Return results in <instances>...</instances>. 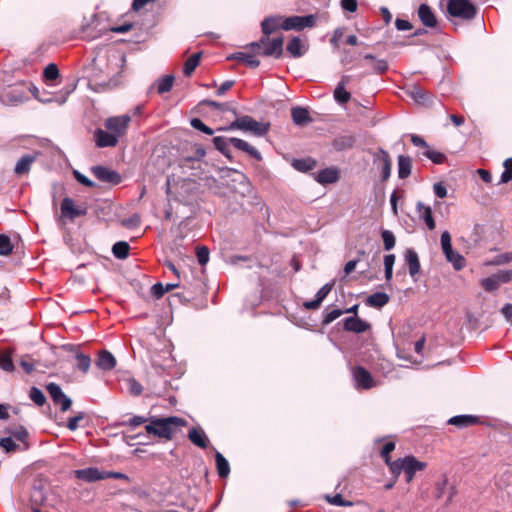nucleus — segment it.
Returning a JSON list of instances; mask_svg holds the SVG:
<instances>
[{
    "mask_svg": "<svg viewBox=\"0 0 512 512\" xmlns=\"http://www.w3.org/2000/svg\"><path fill=\"white\" fill-rule=\"evenodd\" d=\"M283 45L284 37L282 35L272 39L270 36L263 35L258 41L247 45V48L258 55L279 59L283 55Z\"/></svg>",
    "mask_w": 512,
    "mask_h": 512,
    "instance_id": "1",
    "label": "nucleus"
},
{
    "mask_svg": "<svg viewBox=\"0 0 512 512\" xmlns=\"http://www.w3.org/2000/svg\"><path fill=\"white\" fill-rule=\"evenodd\" d=\"M269 124L256 121L251 116L245 115L237 118L227 128L219 130H241L252 132L256 136H263L269 131Z\"/></svg>",
    "mask_w": 512,
    "mask_h": 512,
    "instance_id": "2",
    "label": "nucleus"
},
{
    "mask_svg": "<svg viewBox=\"0 0 512 512\" xmlns=\"http://www.w3.org/2000/svg\"><path fill=\"white\" fill-rule=\"evenodd\" d=\"M155 425L157 427V437L171 440L180 427L187 425V421L177 416L156 417Z\"/></svg>",
    "mask_w": 512,
    "mask_h": 512,
    "instance_id": "3",
    "label": "nucleus"
},
{
    "mask_svg": "<svg viewBox=\"0 0 512 512\" xmlns=\"http://www.w3.org/2000/svg\"><path fill=\"white\" fill-rule=\"evenodd\" d=\"M447 11L452 17L463 20H472L477 14V9L470 0H449Z\"/></svg>",
    "mask_w": 512,
    "mask_h": 512,
    "instance_id": "4",
    "label": "nucleus"
},
{
    "mask_svg": "<svg viewBox=\"0 0 512 512\" xmlns=\"http://www.w3.org/2000/svg\"><path fill=\"white\" fill-rule=\"evenodd\" d=\"M441 246L447 261L452 263L455 270H461L465 267V258L453 250L451 244V235L448 231H444L441 234Z\"/></svg>",
    "mask_w": 512,
    "mask_h": 512,
    "instance_id": "5",
    "label": "nucleus"
},
{
    "mask_svg": "<svg viewBox=\"0 0 512 512\" xmlns=\"http://www.w3.org/2000/svg\"><path fill=\"white\" fill-rule=\"evenodd\" d=\"M61 215L63 218L74 221L78 217L85 216L88 212L86 204L75 205L70 197H65L61 202Z\"/></svg>",
    "mask_w": 512,
    "mask_h": 512,
    "instance_id": "6",
    "label": "nucleus"
},
{
    "mask_svg": "<svg viewBox=\"0 0 512 512\" xmlns=\"http://www.w3.org/2000/svg\"><path fill=\"white\" fill-rule=\"evenodd\" d=\"M284 30H303L304 28H311L316 24V16L314 15H306V16H290L284 17Z\"/></svg>",
    "mask_w": 512,
    "mask_h": 512,
    "instance_id": "7",
    "label": "nucleus"
},
{
    "mask_svg": "<svg viewBox=\"0 0 512 512\" xmlns=\"http://www.w3.org/2000/svg\"><path fill=\"white\" fill-rule=\"evenodd\" d=\"M355 387L358 390H368L376 386L371 373L362 366H357L352 371Z\"/></svg>",
    "mask_w": 512,
    "mask_h": 512,
    "instance_id": "8",
    "label": "nucleus"
},
{
    "mask_svg": "<svg viewBox=\"0 0 512 512\" xmlns=\"http://www.w3.org/2000/svg\"><path fill=\"white\" fill-rule=\"evenodd\" d=\"M130 121L131 118L128 115L110 117L106 119L104 126L108 131L116 135V137L120 138L125 135Z\"/></svg>",
    "mask_w": 512,
    "mask_h": 512,
    "instance_id": "9",
    "label": "nucleus"
},
{
    "mask_svg": "<svg viewBox=\"0 0 512 512\" xmlns=\"http://www.w3.org/2000/svg\"><path fill=\"white\" fill-rule=\"evenodd\" d=\"M373 162L381 169L382 181H387L391 175L392 168V160L389 153L386 150L379 148L373 154Z\"/></svg>",
    "mask_w": 512,
    "mask_h": 512,
    "instance_id": "10",
    "label": "nucleus"
},
{
    "mask_svg": "<svg viewBox=\"0 0 512 512\" xmlns=\"http://www.w3.org/2000/svg\"><path fill=\"white\" fill-rule=\"evenodd\" d=\"M46 389L50 397L52 398L53 402L56 405H60L61 411L65 412L71 407V399L63 393L61 387L58 384L49 383L46 386Z\"/></svg>",
    "mask_w": 512,
    "mask_h": 512,
    "instance_id": "11",
    "label": "nucleus"
},
{
    "mask_svg": "<svg viewBox=\"0 0 512 512\" xmlns=\"http://www.w3.org/2000/svg\"><path fill=\"white\" fill-rule=\"evenodd\" d=\"M91 171L99 181L110 183L112 185H118L122 180L121 175L117 171L104 166H94Z\"/></svg>",
    "mask_w": 512,
    "mask_h": 512,
    "instance_id": "12",
    "label": "nucleus"
},
{
    "mask_svg": "<svg viewBox=\"0 0 512 512\" xmlns=\"http://www.w3.org/2000/svg\"><path fill=\"white\" fill-rule=\"evenodd\" d=\"M426 462L419 461L415 456H405L404 475L407 483H410L417 472L425 470Z\"/></svg>",
    "mask_w": 512,
    "mask_h": 512,
    "instance_id": "13",
    "label": "nucleus"
},
{
    "mask_svg": "<svg viewBox=\"0 0 512 512\" xmlns=\"http://www.w3.org/2000/svg\"><path fill=\"white\" fill-rule=\"evenodd\" d=\"M94 139L96 146L99 148L115 147L118 144L119 138L112 132L103 129H96L94 132Z\"/></svg>",
    "mask_w": 512,
    "mask_h": 512,
    "instance_id": "14",
    "label": "nucleus"
},
{
    "mask_svg": "<svg viewBox=\"0 0 512 512\" xmlns=\"http://www.w3.org/2000/svg\"><path fill=\"white\" fill-rule=\"evenodd\" d=\"M284 17L283 16H270L266 17L261 22V29L263 35L270 36L278 30H284Z\"/></svg>",
    "mask_w": 512,
    "mask_h": 512,
    "instance_id": "15",
    "label": "nucleus"
},
{
    "mask_svg": "<svg viewBox=\"0 0 512 512\" xmlns=\"http://www.w3.org/2000/svg\"><path fill=\"white\" fill-rule=\"evenodd\" d=\"M73 473L75 478L89 483L105 479L104 471L96 467L75 470Z\"/></svg>",
    "mask_w": 512,
    "mask_h": 512,
    "instance_id": "16",
    "label": "nucleus"
},
{
    "mask_svg": "<svg viewBox=\"0 0 512 512\" xmlns=\"http://www.w3.org/2000/svg\"><path fill=\"white\" fill-rule=\"evenodd\" d=\"M334 287V282L326 283L323 287L319 289L316 293V298L311 301H306L303 303V307L307 310H316L320 307L323 300L328 296V294L332 291Z\"/></svg>",
    "mask_w": 512,
    "mask_h": 512,
    "instance_id": "17",
    "label": "nucleus"
},
{
    "mask_svg": "<svg viewBox=\"0 0 512 512\" xmlns=\"http://www.w3.org/2000/svg\"><path fill=\"white\" fill-rule=\"evenodd\" d=\"M370 324L358 316L347 317L344 320V329L357 334L364 333L370 329Z\"/></svg>",
    "mask_w": 512,
    "mask_h": 512,
    "instance_id": "18",
    "label": "nucleus"
},
{
    "mask_svg": "<svg viewBox=\"0 0 512 512\" xmlns=\"http://www.w3.org/2000/svg\"><path fill=\"white\" fill-rule=\"evenodd\" d=\"M418 17L422 24L426 27L434 28L437 25V18L431 7L427 4H421L419 6Z\"/></svg>",
    "mask_w": 512,
    "mask_h": 512,
    "instance_id": "19",
    "label": "nucleus"
},
{
    "mask_svg": "<svg viewBox=\"0 0 512 512\" xmlns=\"http://www.w3.org/2000/svg\"><path fill=\"white\" fill-rule=\"evenodd\" d=\"M229 141L236 149L247 153L249 156L256 159L257 161L262 160L260 152L256 148L251 146L248 142L236 137L229 138Z\"/></svg>",
    "mask_w": 512,
    "mask_h": 512,
    "instance_id": "20",
    "label": "nucleus"
},
{
    "mask_svg": "<svg viewBox=\"0 0 512 512\" xmlns=\"http://www.w3.org/2000/svg\"><path fill=\"white\" fill-rule=\"evenodd\" d=\"M257 53H254L252 50L250 52H236L232 55L228 56V60H237L245 63L247 66L251 68H257L260 65V61L256 58Z\"/></svg>",
    "mask_w": 512,
    "mask_h": 512,
    "instance_id": "21",
    "label": "nucleus"
},
{
    "mask_svg": "<svg viewBox=\"0 0 512 512\" xmlns=\"http://www.w3.org/2000/svg\"><path fill=\"white\" fill-rule=\"evenodd\" d=\"M480 418L473 415H457L448 420V424L458 428H465L479 424Z\"/></svg>",
    "mask_w": 512,
    "mask_h": 512,
    "instance_id": "22",
    "label": "nucleus"
},
{
    "mask_svg": "<svg viewBox=\"0 0 512 512\" xmlns=\"http://www.w3.org/2000/svg\"><path fill=\"white\" fill-rule=\"evenodd\" d=\"M116 358L107 350H102L98 353L96 365L99 369L109 371L116 366Z\"/></svg>",
    "mask_w": 512,
    "mask_h": 512,
    "instance_id": "23",
    "label": "nucleus"
},
{
    "mask_svg": "<svg viewBox=\"0 0 512 512\" xmlns=\"http://www.w3.org/2000/svg\"><path fill=\"white\" fill-rule=\"evenodd\" d=\"M405 261L408 265L409 274L411 277H415L420 272V261L417 252L409 248L405 252Z\"/></svg>",
    "mask_w": 512,
    "mask_h": 512,
    "instance_id": "24",
    "label": "nucleus"
},
{
    "mask_svg": "<svg viewBox=\"0 0 512 512\" xmlns=\"http://www.w3.org/2000/svg\"><path fill=\"white\" fill-rule=\"evenodd\" d=\"M291 117L295 125L303 126L312 122L308 109L300 106L291 109Z\"/></svg>",
    "mask_w": 512,
    "mask_h": 512,
    "instance_id": "25",
    "label": "nucleus"
},
{
    "mask_svg": "<svg viewBox=\"0 0 512 512\" xmlns=\"http://www.w3.org/2000/svg\"><path fill=\"white\" fill-rule=\"evenodd\" d=\"M416 210L419 214V217L422 218L427 225L429 230H434L436 227L433 215H432V209L430 206H426L422 202H417L416 204Z\"/></svg>",
    "mask_w": 512,
    "mask_h": 512,
    "instance_id": "26",
    "label": "nucleus"
},
{
    "mask_svg": "<svg viewBox=\"0 0 512 512\" xmlns=\"http://www.w3.org/2000/svg\"><path fill=\"white\" fill-rule=\"evenodd\" d=\"M189 440L202 449H205L208 446L209 440L201 428H192L188 432Z\"/></svg>",
    "mask_w": 512,
    "mask_h": 512,
    "instance_id": "27",
    "label": "nucleus"
},
{
    "mask_svg": "<svg viewBox=\"0 0 512 512\" xmlns=\"http://www.w3.org/2000/svg\"><path fill=\"white\" fill-rule=\"evenodd\" d=\"M398 177L406 179L411 175L412 159L409 156L399 155L398 158Z\"/></svg>",
    "mask_w": 512,
    "mask_h": 512,
    "instance_id": "28",
    "label": "nucleus"
},
{
    "mask_svg": "<svg viewBox=\"0 0 512 512\" xmlns=\"http://www.w3.org/2000/svg\"><path fill=\"white\" fill-rule=\"evenodd\" d=\"M35 161V157L32 155L22 156L15 165L14 172L16 175L21 176L29 173L32 163Z\"/></svg>",
    "mask_w": 512,
    "mask_h": 512,
    "instance_id": "29",
    "label": "nucleus"
},
{
    "mask_svg": "<svg viewBox=\"0 0 512 512\" xmlns=\"http://www.w3.org/2000/svg\"><path fill=\"white\" fill-rule=\"evenodd\" d=\"M339 174L336 169L333 168H325L322 169L316 177V180L321 184H330L334 183L338 180Z\"/></svg>",
    "mask_w": 512,
    "mask_h": 512,
    "instance_id": "30",
    "label": "nucleus"
},
{
    "mask_svg": "<svg viewBox=\"0 0 512 512\" xmlns=\"http://www.w3.org/2000/svg\"><path fill=\"white\" fill-rule=\"evenodd\" d=\"M390 298L388 294L384 292H376L367 297L366 304L374 308H382L389 302Z\"/></svg>",
    "mask_w": 512,
    "mask_h": 512,
    "instance_id": "31",
    "label": "nucleus"
},
{
    "mask_svg": "<svg viewBox=\"0 0 512 512\" xmlns=\"http://www.w3.org/2000/svg\"><path fill=\"white\" fill-rule=\"evenodd\" d=\"M355 143H356V137L355 136H353V135H344V136L337 137L333 141V147L337 151H343V150H348V149L353 148Z\"/></svg>",
    "mask_w": 512,
    "mask_h": 512,
    "instance_id": "32",
    "label": "nucleus"
},
{
    "mask_svg": "<svg viewBox=\"0 0 512 512\" xmlns=\"http://www.w3.org/2000/svg\"><path fill=\"white\" fill-rule=\"evenodd\" d=\"M287 52L294 58H299L304 54L303 44L299 37H293L286 46Z\"/></svg>",
    "mask_w": 512,
    "mask_h": 512,
    "instance_id": "33",
    "label": "nucleus"
},
{
    "mask_svg": "<svg viewBox=\"0 0 512 512\" xmlns=\"http://www.w3.org/2000/svg\"><path fill=\"white\" fill-rule=\"evenodd\" d=\"M217 473L221 478H226L230 473V465L226 458L220 453L215 454Z\"/></svg>",
    "mask_w": 512,
    "mask_h": 512,
    "instance_id": "34",
    "label": "nucleus"
},
{
    "mask_svg": "<svg viewBox=\"0 0 512 512\" xmlns=\"http://www.w3.org/2000/svg\"><path fill=\"white\" fill-rule=\"evenodd\" d=\"M0 368L6 372L14 371V363L12 360V351L5 349L0 351Z\"/></svg>",
    "mask_w": 512,
    "mask_h": 512,
    "instance_id": "35",
    "label": "nucleus"
},
{
    "mask_svg": "<svg viewBox=\"0 0 512 512\" xmlns=\"http://www.w3.org/2000/svg\"><path fill=\"white\" fill-rule=\"evenodd\" d=\"M317 165V162L312 158L305 159H294L292 161V166L300 172H308L314 169Z\"/></svg>",
    "mask_w": 512,
    "mask_h": 512,
    "instance_id": "36",
    "label": "nucleus"
},
{
    "mask_svg": "<svg viewBox=\"0 0 512 512\" xmlns=\"http://www.w3.org/2000/svg\"><path fill=\"white\" fill-rule=\"evenodd\" d=\"M3 98L8 102L17 103L22 102L25 98V95L24 92L22 90H19L17 87H9L3 93Z\"/></svg>",
    "mask_w": 512,
    "mask_h": 512,
    "instance_id": "37",
    "label": "nucleus"
},
{
    "mask_svg": "<svg viewBox=\"0 0 512 512\" xmlns=\"http://www.w3.org/2000/svg\"><path fill=\"white\" fill-rule=\"evenodd\" d=\"M201 55L202 53L201 52H198V53H195L193 54L192 56H190L184 63V67H183V73L186 75V76H190L194 71L195 69L197 68V66L199 65L200 63V59H201Z\"/></svg>",
    "mask_w": 512,
    "mask_h": 512,
    "instance_id": "38",
    "label": "nucleus"
},
{
    "mask_svg": "<svg viewBox=\"0 0 512 512\" xmlns=\"http://www.w3.org/2000/svg\"><path fill=\"white\" fill-rule=\"evenodd\" d=\"M385 464L389 467L390 472L394 476V479L397 480L401 472H404L405 469V457L399 458L397 460L392 461L391 459L388 460V462H385Z\"/></svg>",
    "mask_w": 512,
    "mask_h": 512,
    "instance_id": "39",
    "label": "nucleus"
},
{
    "mask_svg": "<svg viewBox=\"0 0 512 512\" xmlns=\"http://www.w3.org/2000/svg\"><path fill=\"white\" fill-rule=\"evenodd\" d=\"M385 464L389 467L390 472L394 476V479L397 480L401 472H404L405 469V457L399 458L397 460L392 461L391 459L388 460V462H385Z\"/></svg>",
    "mask_w": 512,
    "mask_h": 512,
    "instance_id": "40",
    "label": "nucleus"
},
{
    "mask_svg": "<svg viewBox=\"0 0 512 512\" xmlns=\"http://www.w3.org/2000/svg\"><path fill=\"white\" fill-rule=\"evenodd\" d=\"M130 246L125 241L116 242L112 247L113 255L118 259H126L129 255Z\"/></svg>",
    "mask_w": 512,
    "mask_h": 512,
    "instance_id": "41",
    "label": "nucleus"
},
{
    "mask_svg": "<svg viewBox=\"0 0 512 512\" xmlns=\"http://www.w3.org/2000/svg\"><path fill=\"white\" fill-rule=\"evenodd\" d=\"M75 360L77 362L76 363L77 369H79L83 373H87L90 368V365H91L90 356L78 351L75 355Z\"/></svg>",
    "mask_w": 512,
    "mask_h": 512,
    "instance_id": "42",
    "label": "nucleus"
},
{
    "mask_svg": "<svg viewBox=\"0 0 512 512\" xmlns=\"http://www.w3.org/2000/svg\"><path fill=\"white\" fill-rule=\"evenodd\" d=\"M14 245L6 234H0V256H9L12 254Z\"/></svg>",
    "mask_w": 512,
    "mask_h": 512,
    "instance_id": "43",
    "label": "nucleus"
},
{
    "mask_svg": "<svg viewBox=\"0 0 512 512\" xmlns=\"http://www.w3.org/2000/svg\"><path fill=\"white\" fill-rule=\"evenodd\" d=\"M173 83H174V76L166 75L165 77H163L157 81V83H156L157 92L159 94L169 92L173 87Z\"/></svg>",
    "mask_w": 512,
    "mask_h": 512,
    "instance_id": "44",
    "label": "nucleus"
},
{
    "mask_svg": "<svg viewBox=\"0 0 512 512\" xmlns=\"http://www.w3.org/2000/svg\"><path fill=\"white\" fill-rule=\"evenodd\" d=\"M334 98L340 104H346L351 99V94L345 90L344 83H338L334 90Z\"/></svg>",
    "mask_w": 512,
    "mask_h": 512,
    "instance_id": "45",
    "label": "nucleus"
},
{
    "mask_svg": "<svg viewBox=\"0 0 512 512\" xmlns=\"http://www.w3.org/2000/svg\"><path fill=\"white\" fill-rule=\"evenodd\" d=\"M213 143L217 150L229 157V144H231L229 139L217 136L213 138Z\"/></svg>",
    "mask_w": 512,
    "mask_h": 512,
    "instance_id": "46",
    "label": "nucleus"
},
{
    "mask_svg": "<svg viewBox=\"0 0 512 512\" xmlns=\"http://www.w3.org/2000/svg\"><path fill=\"white\" fill-rule=\"evenodd\" d=\"M423 155L425 157H427L428 159H430L433 163L435 164H442L446 161L447 157L445 156V154L441 153V152H438V151H435V150H432V149H427L423 152Z\"/></svg>",
    "mask_w": 512,
    "mask_h": 512,
    "instance_id": "47",
    "label": "nucleus"
},
{
    "mask_svg": "<svg viewBox=\"0 0 512 512\" xmlns=\"http://www.w3.org/2000/svg\"><path fill=\"white\" fill-rule=\"evenodd\" d=\"M408 94L417 103H424L427 99L426 92L419 86H412L408 90Z\"/></svg>",
    "mask_w": 512,
    "mask_h": 512,
    "instance_id": "48",
    "label": "nucleus"
},
{
    "mask_svg": "<svg viewBox=\"0 0 512 512\" xmlns=\"http://www.w3.org/2000/svg\"><path fill=\"white\" fill-rule=\"evenodd\" d=\"M30 399L38 406H43L46 402V397L43 392L37 388L32 387L29 392Z\"/></svg>",
    "mask_w": 512,
    "mask_h": 512,
    "instance_id": "49",
    "label": "nucleus"
},
{
    "mask_svg": "<svg viewBox=\"0 0 512 512\" xmlns=\"http://www.w3.org/2000/svg\"><path fill=\"white\" fill-rule=\"evenodd\" d=\"M43 76L47 81H55L59 77V69L56 64H48L44 71Z\"/></svg>",
    "mask_w": 512,
    "mask_h": 512,
    "instance_id": "50",
    "label": "nucleus"
},
{
    "mask_svg": "<svg viewBox=\"0 0 512 512\" xmlns=\"http://www.w3.org/2000/svg\"><path fill=\"white\" fill-rule=\"evenodd\" d=\"M381 236L383 239L384 249L387 251L391 250L396 244L394 234L390 230H383Z\"/></svg>",
    "mask_w": 512,
    "mask_h": 512,
    "instance_id": "51",
    "label": "nucleus"
},
{
    "mask_svg": "<svg viewBox=\"0 0 512 512\" xmlns=\"http://www.w3.org/2000/svg\"><path fill=\"white\" fill-rule=\"evenodd\" d=\"M127 389L132 396H140L143 392V386L134 378L127 380Z\"/></svg>",
    "mask_w": 512,
    "mask_h": 512,
    "instance_id": "52",
    "label": "nucleus"
},
{
    "mask_svg": "<svg viewBox=\"0 0 512 512\" xmlns=\"http://www.w3.org/2000/svg\"><path fill=\"white\" fill-rule=\"evenodd\" d=\"M141 217L139 214L135 213L128 218H124L121 220V225L125 228L133 229L140 225Z\"/></svg>",
    "mask_w": 512,
    "mask_h": 512,
    "instance_id": "53",
    "label": "nucleus"
},
{
    "mask_svg": "<svg viewBox=\"0 0 512 512\" xmlns=\"http://www.w3.org/2000/svg\"><path fill=\"white\" fill-rule=\"evenodd\" d=\"M481 285L488 292L495 291L500 286L494 274L491 275L490 277L483 279L481 281Z\"/></svg>",
    "mask_w": 512,
    "mask_h": 512,
    "instance_id": "54",
    "label": "nucleus"
},
{
    "mask_svg": "<svg viewBox=\"0 0 512 512\" xmlns=\"http://www.w3.org/2000/svg\"><path fill=\"white\" fill-rule=\"evenodd\" d=\"M191 126L194 129H197L207 135H212L214 133L213 129L208 127L201 119L193 118L190 121Z\"/></svg>",
    "mask_w": 512,
    "mask_h": 512,
    "instance_id": "55",
    "label": "nucleus"
},
{
    "mask_svg": "<svg viewBox=\"0 0 512 512\" xmlns=\"http://www.w3.org/2000/svg\"><path fill=\"white\" fill-rule=\"evenodd\" d=\"M147 421H148V418H146L144 416L135 415V416L129 418L128 420L122 421L120 423V425L135 428V427H138V426L146 423Z\"/></svg>",
    "mask_w": 512,
    "mask_h": 512,
    "instance_id": "56",
    "label": "nucleus"
},
{
    "mask_svg": "<svg viewBox=\"0 0 512 512\" xmlns=\"http://www.w3.org/2000/svg\"><path fill=\"white\" fill-rule=\"evenodd\" d=\"M503 166L505 170L501 175V183H508L512 180V158L506 159Z\"/></svg>",
    "mask_w": 512,
    "mask_h": 512,
    "instance_id": "57",
    "label": "nucleus"
},
{
    "mask_svg": "<svg viewBox=\"0 0 512 512\" xmlns=\"http://www.w3.org/2000/svg\"><path fill=\"white\" fill-rule=\"evenodd\" d=\"M196 256L199 264L205 265L209 261V249L206 246L196 248Z\"/></svg>",
    "mask_w": 512,
    "mask_h": 512,
    "instance_id": "58",
    "label": "nucleus"
},
{
    "mask_svg": "<svg viewBox=\"0 0 512 512\" xmlns=\"http://www.w3.org/2000/svg\"><path fill=\"white\" fill-rule=\"evenodd\" d=\"M20 366L27 374H31L35 369V363L29 355H25L21 358Z\"/></svg>",
    "mask_w": 512,
    "mask_h": 512,
    "instance_id": "59",
    "label": "nucleus"
},
{
    "mask_svg": "<svg viewBox=\"0 0 512 512\" xmlns=\"http://www.w3.org/2000/svg\"><path fill=\"white\" fill-rule=\"evenodd\" d=\"M0 446L8 453L15 452L19 447L11 437H5L0 440Z\"/></svg>",
    "mask_w": 512,
    "mask_h": 512,
    "instance_id": "60",
    "label": "nucleus"
},
{
    "mask_svg": "<svg viewBox=\"0 0 512 512\" xmlns=\"http://www.w3.org/2000/svg\"><path fill=\"white\" fill-rule=\"evenodd\" d=\"M327 501L332 504V505H336V506H351L352 503L349 502V501H346L342 495L340 494H336L334 496H327L326 497Z\"/></svg>",
    "mask_w": 512,
    "mask_h": 512,
    "instance_id": "61",
    "label": "nucleus"
},
{
    "mask_svg": "<svg viewBox=\"0 0 512 512\" xmlns=\"http://www.w3.org/2000/svg\"><path fill=\"white\" fill-rule=\"evenodd\" d=\"M344 313L341 309H333L331 311H328L323 318V324H329L336 320L338 317H340Z\"/></svg>",
    "mask_w": 512,
    "mask_h": 512,
    "instance_id": "62",
    "label": "nucleus"
},
{
    "mask_svg": "<svg viewBox=\"0 0 512 512\" xmlns=\"http://www.w3.org/2000/svg\"><path fill=\"white\" fill-rule=\"evenodd\" d=\"M85 413L80 412L76 416L68 419L67 428L71 431H75L79 427V422L83 420Z\"/></svg>",
    "mask_w": 512,
    "mask_h": 512,
    "instance_id": "63",
    "label": "nucleus"
},
{
    "mask_svg": "<svg viewBox=\"0 0 512 512\" xmlns=\"http://www.w3.org/2000/svg\"><path fill=\"white\" fill-rule=\"evenodd\" d=\"M494 275L500 285L512 281V270H502Z\"/></svg>",
    "mask_w": 512,
    "mask_h": 512,
    "instance_id": "64",
    "label": "nucleus"
}]
</instances>
